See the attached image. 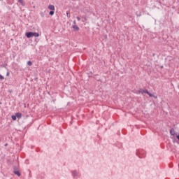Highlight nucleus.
I'll return each instance as SVG.
<instances>
[{"instance_id":"f257e3e1","label":"nucleus","mask_w":179,"mask_h":179,"mask_svg":"<svg viewBox=\"0 0 179 179\" xmlns=\"http://www.w3.org/2000/svg\"><path fill=\"white\" fill-rule=\"evenodd\" d=\"M26 37H27V38H31V37H38L40 36V34L37 32H26L25 34Z\"/></svg>"},{"instance_id":"f03ea898","label":"nucleus","mask_w":179,"mask_h":179,"mask_svg":"<svg viewBox=\"0 0 179 179\" xmlns=\"http://www.w3.org/2000/svg\"><path fill=\"white\" fill-rule=\"evenodd\" d=\"M13 170H14V174H15L18 177H20L21 173L19 172V171H16V166H14Z\"/></svg>"},{"instance_id":"7ed1b4c3","label":"nucleus","mask_w":179,"mask_h":179,"mask_svg":"<svg viewBox=\"0 0 179 179\" xmlns=\"http://www.w3.org/2000/svg\"><path fill=\"white\" fill-rule=\"evenodd\" d=\"M72 29L74 30V31H79L80 28L78 27V25H73Z\"/></svg>"},{"instance_id":"20e7f679","label":"nucleus","mask_w":179,"mask_h":179,"mask_svg":"<svg viewBox=\"0 0 179 179\" xmlns=\"http://www.w3.org/2000/svg\"><path fill=\"white\" fill-rule=\"evenodd\" d=\"M170 134L172 136H177V134L174 131V129L170 130Z\"/></svg>"},{"instance_id":"39448f33","label":"nucleus","mask_w":179,"mask_h":179,"mask_svg":"<svg viewBox=\"0 0 179 179\" xmlns=\"http://www.w3.org/2000/svg\"><path fill=\"white\" fill-rule=\"evenodd\" d=\"M48 9H50V10H55V6L54 5H49Z\"/></svg>"},{"instance_id":"423d86ee","label":"nucleus","mask_w":179,"mask_h":179,"mask_svg":"<svg viewBox=\"0 0 179 179\" xmlns=\"http://www.w3.org/2000/svg\"><path fill=\"white\" fill-rule=\"evenodd\" d=\"M40 15H41V17H44V16H45V15H47V11H45V10L44 12L41 11L40 13Z\"/></svg>"},{"instance_id":"0eeeda50","label":"nucleus","mask_w":179,"mask_h":179,"mask_svg":"<svg viewBox=\"0 0 179 179\" xmlns=\"http://www.w3.org/2000/svg\"><path fill=\"white\" fill-rule=\"evenodd\" d=\"M15 116L17 117V118H22V113H15Z\"/></svg>"},{"instance_id":"6e6552de","label":"nucleus","mask_w":179,"mask_h":179,"mask_svg":"<svg viewBox=\"0 0 179 179\" xmlns=\"http://www.w3.org/2000/svg\"><path fill=\"white\" fill-rule=\"evenodd\" d=\"M72 176H73V177H76V176H78V172L76 171H73L72 172Z\"/></svg>"},{"instance_id":"1a4fd4ad","label":"nucleus","mask_w":179,"mask_h":179,"mask_svg":"<svg viewBox=\"0 0 179 179\" xmlns=\"http://www.w3.org/2000/svg\"><path fill=\"white\" fill-rule=\"evenodd\" d=\"M138 93H141V94H143V93H145V90L140 89L138 90Z\"/></svg>"},{"instance_id":"9d476101","label":"nucleus","mask_w":179,"mask_h":179,"mask_svg":"<svg viewBox=\"0 0 179 179\" xmlns=\"http://www.w3.org/2000/svg\"><path fill=\"white\" fill-rule=\"evenodd\" d=\"M11 118H12L13 121H16V118H17L16 115H12Z\"/></svg>"},{"instance_id":"9b49d317","label":"nucleus","mask_w":179,"mask_h":179,"mask_svg":"<svg viewBox=\"0 0 179 179\" xmlns=\"http://www.w3.org/2000/svg\"><path fill=\"white\" fill-rule=\"evenodd\" d=\"M18 2H20V3L22 5V6H24V2L23 1V0H18Z\"/></svg>"},{"instance_id":"f8f14e48","label":"nucleus","mask_w":179,"mask_h":179,"mask_svg":"<svg viewBox=\"0 0 179 179\" xmlns=\"http://www.w3.org/2000/svg\"><path fill=\"white\" fill-rule=\"evenodd\" d=\"M27 65H29V66H31V65H33V63L31 62V61H28Z\"/></svg>"},{"instance_id":"ddd939ff","label":"nucleus","mask_w":179,"mask_h":179,"mask_svg":"<svg viewBox=\"0 0 179 179\" xmlns=\"http://www.w3.org/2000/svg\"><path fill=\"white\" fill-rule=\"evenodd\" d=\"M54 13H55L54 10H51L49 12V15H50V16H52Z\"/></svg>"},{"instance_id":"4468645a","label":"nucleus","mask_w":179,"mask_h":179,"mask_svg":"<svg viewBox=\"0 0 179 179\" xmlns=\"http://www.w3.org/2000/svg\"><path fill=\"white\" fill-rule=\"evenodd\" d=\"M148 96H150V97H155V95H153V94L148 92Z\"/></svg>"},{"instance_id":"2eb2a0df","label":"nucleus","mask_w":179,"mask_h":179,"mask_svg":"<svg viewBox=\"0 0 179 179\" xmlns=\"http://www.w3.org/2000/svg\"><path fill=\"white\" fill-rule=\"evenodd\" d=\"M3 79H5V78H3V76L0 74V80H3Z\"/></svg>"},{"instance_id":"dca6fc26","label":"nucleus","mask_w":179,"mask_h":179,"mask_svg":"<svg viewBox=\"0 0 179 179\" xmlns=\"http://www.w3.org/2000/svg\"><path fill=\"white\" fill-rule=\"evenodd\" d=\"M144 93H146L147 94H149V90H144Z\"/></svg>"},{"instance_id":"f3484780","label":"nucleus","mask_w":179,"mask_h":179,"mask_svg":"<svg viewBox=\"0 0 179 179\" xmlns=\"http://www.w3.org/2000/svg\"><path fill=\"white\" fill-rule=\"evenodd\" d=\"M76 19L78 22H80V17H76Z\"/></svg>"},{"instance_id":"a211bd4d","label":"nucleus","mask_w":179,"mask_h":179,"mask_svg":"<svg viewBox=\"0 0 179 179\" xmlns=\"http://www.w3.org/2000/svg\"><path fill=\"white\" fill-rule=\"evenodd\" d=\"M176 138H177V139L179 141V134H176Z\"/></svg>"},{"instance_id":"6ab92c4d","label":"nucleus","mask_w":179,"mask_h":179,"mask_svg":"<svg viewBox=\"0 0 179 179\" xmlns=\"http://www.w3.org/2000/svg\"><path fill=\"white\" fill-rule=\"evenodd\" d=\"M66 15H67V17H70L71 15H69V13H66Z\"/></svg>"},{"instance_id":"aec40b11","label":"nucleus","mask_w":179,"mask_h":179,"mask_svg":"<svg viewBox=\"0 0 179 179\" xmlns=\"http://www.w3.org/2000/svg\"><path fill=\"white\" fill-rule=\"evenodd\" d=\"M73 23L74 25H76V21L74 20Z\"/></svg>"},{"instance_id":"412c9836","label":"nucleus","mask_w":179,"mask_h":179,"mask_svg":"<svg viewBox=\"0 0 179 179\" xmlns=\"http://www.w3.org/2000/svg\"><path fill=\"white\" fill-rule=\"evenodd\" d=\"M6 76H9V72H7Z\"/></svg>"},{"instance_id":"4be33fe9","label":"nucleus","mask_w":179,"mask_h":179,"mask_svg":"<svg viewBox=\"0 0 179 179\" xmlns=\"http://www.w3.org/2000/svg\"><path fill=\"white\" fill-rule=\"evenodd\" d=\"M161 69H163L164 66H160Z\"/></svg>"},{"instance_id":"5701e85b","label":"nucleus","mask_w":179,"mask_h":179,"mask_svg":"<svg viewBox=\"0 0 179 179\" xmlns=\"http://www.w3.org/2000/svg\"><path fill=\"white\" fill-rule=\"evenodd\" d=\"M4 146H8V143H6V144L4 145Z\"/></svg>"},{"instance_id":"b1692460","label":"nucleus","mask_w":179,"mask_h":179,"mask_svg":"<svg viewBox=\"0 0 179 179\" xmlns=\"http://www.w3.org/2000/svg\"><path fill=\"white\" fill-rule=\"evenodd\" d=\"M137 16H141V14L137 15Z\"/></svg>"},{"instance_id":"393cba45","label":"nucleus","mask_w":179,"mask_h":179,"mask_svg":"<svg viewBox=\"0 0 179 179\" xmlns=\"http://www.w3.org/2000/svg\"><path fill=\"white\" fill-rule=\"evenodd\" d=\"M137 16H141V14L137 15Z\"/></svg>"},{"instance_id":"a878e982","label":"nucleus","mask_w":179,"mask_h":179,"mask_svg":"<svg viewBox=\"0 0 179 179\" xmlns=\"http://www.w3.org/2000/svg\"><path fill=\"white\" fill-rule=\"evenodd\" d=\"M153 57H155V53L152 54Z\"/></svg>"},{"instance_id":"bb28decb","label":"nucleus","mask_w":179,"mask_h":179,"mask_svg":"<svg viewBox=\"0 0 179 179\" xmlns=\"http://www.w3.org/2000/svg\"><path fill=\"white\" fill-rule=\"evenodd\" d=\"M155 99H157V96H155Z\"/></svg>"}]
</instances>
